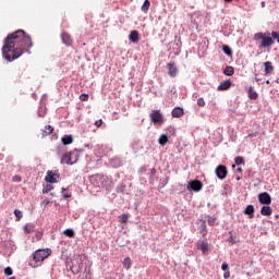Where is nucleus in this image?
<instances>
[{"label":"nucleus","instance_id":"26","mask_svg":"<svg viewBox=\"0 0 279 279\" xmlns=\"http://www.w3.org/2000/svg\"><path fill=\"white\" fill-rule=\"evenodd\" d=\"M123 267H124V269H126V271H129V269H132V258L126 257L123 260Z\"/></svg>","mask_w":279,"mask_h":279},{"label":"nucleus","instance_id":"53","mask_svg":"<svg viewBox=\"0 0 279 279\" xmlns=\"http://www.w3.org/2000/svg\"><path fill=\"white\" fill-rule=\"evenodd\" d=\"M62 191H65V189L63 187Z\"/></svg>","mask_w":279,"mask_h":279},{"label":"nucleus","instance_id":"13","mask_svg":"<svg viewBox=\"0 0 279 279\" xmlns=\"http://www.w3.org/2000/svg\"><path fill=\"white\" fill-rule=\"evenodd\" d=\"M167 69H168V75H170V77H175L178 75V66H175V63L173 62L168 63Z\"/></svg>","mask_w":279,"mask_h":279},{"label":"nucleus","instance_id":"46","mask_svg":"<svg viewBox=\"0 0 279 279\" xmlns=\"http://www.w3.org/2000/svg\"><path fill=\"white\" fill-rule=\"evenodd\" d=\"M43 205H44V206H49V199H47V198L44 199V201H43Z\"/></svg>","mask_w":279,"mask_h":279},{"label":"nucleus","instance_id":"43","mask_svg":"<svg viewBox=\"0 0 279 279\" xmlns=\"http://www.w3.org/2000/svg\"><path fill=\"white\" fill-rule=\"evenodd\" d=\"M255 136H258V132L248 134L246 138H254Z\"/></svg>","mask_w":279,"mask_h":279},{"label":"nucleus","instance_id":"40","mask_svg":"<svg viewBox=\"0 0 279 279\" xmlns=\"http://www.w3.org/2000/svg\"><path fill=\"white\" fill-rule=\"evenodd\" d=\"M215 221H216V219L210 217V218H208L207 223H208V226H215Z\"/></svg>","mask_w":279,"mask_h":279},{"label":"nucleus","instance_id":"50","mask_svg":"<svg viewBox=\"0 0 279 279\" xmlns=\"http://www.w3.org/2000/svg\"><path fill=\"white\" fill-rule=\"evenodd\" d=\"M225 3H232V0H223Z\"/></svg>","mask_w":279,"mask_h":279},{"label":"nucleus","instance_id":"7","mask_svg":"<svg viewBox=\"0 0 279 279\" xmlns=\"http://www.w3.org/2000/svg\"><path fill=\"white\" fill-rule=\"evenodd\" d=\"M90 182L94 186L98 189L106 187V183L108 182V177L101 174H95L90 178Z\"/></svg>","mask_w":279,"mask_h":279},{"label":"nucleus","instance_id":"12","mask_svg":"<svg viewBox=\"0 0 279 279\" xmlns=\"http://www.w3.org/2000/svg\"><path fill=\"white\" fill-rule=\"evenodd\" d=\"M61 39L63 45H66V47H71V45H73V39L71 38V35L66 32L61 33Z\"/></svg>","mask_w":279,"mask_h":279},{"label":"nucleus","instance_id":"20","mask_svg":"<svg viewBox=\"0 0 279 279\" xmlns=\"http://www.w3.org/2000/svg\"><path fill=\"white\" fill-rule=\"evenodd\" d=\"M130 43H136L138 40V31H132L129 35Z\"/></svg>","mask_w":279,"mask_h":279},{"label":"nucleus","instance_id":"15","mask_svg":"<svg viewBox=\"0 0 279 279\" xmlns=\"http://www.w3.org/2000/svg\"><path fill=\"white\" fill-rule=\"evenodd\" d=\"M50 134H53V126L51 125H46L44 129L40 130L41 138H45V136H49Z\"/></svg>","mask_w":279,"mask_h":279},{"label":"nucleus","instance_id":"27","mask_svg":"<svg viewBox=\"0 0 279 279\" xmlns=\"http://www.w3.org/2000/svg\"><path fill=\"white\" fill-rule=\"evenodd\" d=\"M150 5H151V2H149V0H145L143 5H142V12L147 14V12H149V7Z\"/></svg>","mask_w":279,"mask_h":279},{"label":"nucleus","instance_id":"39","mask_svg":"<svg viewBox=\"0 0 279 279\" xmlns=\"http://www.w3.org/2000/svg\"><path fill=\"white\" fill-rule=\"evenodd\" d=\"M88 94H81L80 99L81 101H88Z\"/></svg>","mask_w":279,"mask_h":279},{"label":"nucleus","instance_id":"49","mask_svg":"<svg viewBox=\"0 0 279 279\" xmlns=\"http://www.w3.org/2000/svg\"><path fill=\"white\" fill-rule=\"evenodd\" d=\"M14 180H15V182H21V179L17 175L14 177Z\"/></svg>","mask_w":279,"mask_h":279},{"label":"nucleus","instance_id":"21","mask_svg":"<svg viewBox=\"0 0 279 279\" xmlns=\"http://www.w3.org/2000/svg\"><path fill=\"white\" fill-rule=\"evenodd\" d=\"M34 230H36V226H34L33 223H27L24 227V232L26 234H32V232H34Z\"/></svg>","mask_w":279,"mask_h":279},{"label":"nucleus","instance_id":"23","mask_svg":"<svg viewBox=\"0 0 279 279\" xmlns=\"http://www.w3.org/2000/svg\"><path fill=\"white\" fill-rule=\"evenodd\" d=\"M247 95L250 99H258V93H256L252 87L247 89Z\"/></svg>","mask_w":279,"mask_h":279},{"label":"nucleus","instance_id":"8","mask_svg":"<svg viewBox=\"0 0 279 279\" xmlns=\"http://www.w3.org/2000/svg\"><path fill=\"white\" fill-rule=\"evenodd\" d=\"M186 189L189 191H194L195 193H199L202 189H204V184L199 180H192L187 183Z\"/></svg>","mask_w":279,"mask_h":279},{"label":"nucleus","instance_id":"38","mask_svg":"<svg viewBox=\"0 0 279 279\" xmlns=\"http://www.w3.org/2000/svg\"><path fill=\"white\" fill-rule=\"evenodd\" d=\"M4 274H5V276H12V274H13L12 268L11 267L4 268Z\"/></svg>","mask_w":279,"mask_h":279},{"label":"nucleus","instance_id":"41","mask_svg":"<svg viewBox=\"0 0 279 279\" xmlns=\"http://www.w3.org/2000/svg\"><path fill=\"white\" fill-rule=\"evenodd\" d=\"M52 190H53V186L48 185L46 186V189L43 190V193H49V191H52Z\"/></svg>","mask_w":279,"mask_h":279},{"label":"nucleus","instance_id":"51","mask_svg":"<svg viewBox=\"0 0 279 279\" xmlns=\"http://www.w3.org/2000/svg\"><path fill=\"white\" fill-rule=\"evenodd\" d=\"M262 8H265V2H262Z\"/></svg>","mask_w":279,"mask_h":279},{"label":"nucleus","instance_id":"22","mask_svg":"<svg viewBox=\"0 0 279 279\" xmlns=\"http://www.w3.org/2000/svg\"><path fill=\"white\" fill-rule=\"evenodd\" d=\"M197 250H201L203 254H206V252H208V243L207 242L198 243Z\"/></svg>","mask_w":279,"mask_h":279},{"label":"nucleus","instance_id":"36","mask_svg":"<svg viewBox=\"0 0 279 279\" xmlns=\"http://www.w3.org/2000/svg\"><path fill=\"white\" fill-rule=\"evenodd\" d=\"M230 236L228 238V242L234 245L236 243V240L234 239V235H232V231L229 232Z\"/></svg>","mask_w":279,"mask_h":279},{"label":"nucleus","instance_id":"6","mask_svg":"<svg viewBox=\"0 0 279 279\" xmlns=\"http://www.w3.org/2000/svg\"><path fill=\"white\" fill-rule=\"evenodd\" d=\"M149 119L154 125H162V123H165V116H162V112L159 109L151 110Z\"/></svg>","mask_w":279,"mask_h":279},{"label":"nucleus","instance_id":"14","mask_svg":"<svg viewBox=\"0 0 279 279\" xmlns=\"http://www.w3.org/2000/svg\"><path fill=\"white\" fill-rule=\"evenodd\" d=\"M171 114L174 119H180V118L184 117V109L182 107H177V108L172 109Z\"/></svg>","mask_w":279,"mask_h":279},{"label":"nucleus","instance_id":"52","mask_svg":"<svg viewBox=\"0 0 279 279\" xmlns=\"http://www.w3.org/2000/svg\"><path fill=\"white\" fill-rule=\"evenodd\" d=\"M236 180H241V178H240V177H238V178H236Z\"/></svg>","mask_w":279,"mask_h":279},{"label":"nucleus","instance_id":"4","mask_svg":"<svg viewBox=\"0 0 279 279\" xmlns=\"http://www.w3.org/2000/svg\"><path fill=\"white\" fill-rule=\"evenodd\" d=\"M82 154V150L74 149L70 153H65L61 157V165H75L80 160V156Z\"/></svg>","mask_w":279,"mask_h":279},{"label":"nucleus","instance_id":"9","mask_svg":"<svg viewBox=\"0 0 279 279\" xmlns=\"http://www.w3.org/2000/svg\"><path fill=\"white\" fill-rule=\"evenodd\" d=\"M215 173L218 180H226V178H228V168L223 165H219L215 169Z\"/></svg>","mask_w":279,"mask_h":279},{"label":"nucleus","instance_id":"31","mask_svg":"<svg viewBox=\"0 0 279 279\" xmlns=\"http://www.w3.org/2000/svg\"><path fill=\"white\" fill-rule=\"evenodd\" d=\"M222 51H223V53H226V56H232V49L229 48L228 45L222 46Z\"/></svg>","mask_w":279,"mask_h":279},{"label":"nucleus","instance_id":"16","mask_svg":"<svg viewBox=\"0 0 279 279\" xmlns=\"http://www.w3.org/2000/svg\"><path fill=\"white\" fill-rule=\"evenodd\" d=\"M264 66L265 75H270V73H274V64L271 63V61L264 62Z\"/></svg>","mask_w":279,"mask_h":279},{"label":"nucleus","instance_id":"28","mask_svg":"<svg viewBox=\"0 0 279 279\" xmlns=\"http://www.w3.org/2000/svg\"><path fill=\"white\" fill-rule=\"evenodd\" d=\"M78 279H93V275L90 274V269L85 270L82 275H80Z\"/></svg>","mask_w":279,"mask_h":279},{"label":"nucleus","instance_id":"3","mask_svg":"<svg viewBox=\"0 0 279 279\" xmlns=\"http://www.w3.org/2000/svg\"><path fill=\"white\" fill-rule=\"evenodd\" d=\"M51 255V250H37L33 253V260L31 262L29 265L31 267H40V265H43V262L45 260V258H49V256Z\"/></svg>","mask_w":279,"mask_h":279},{"label":"nucleus","instance_id":"34","mask_svg":"<svg viewBox=\"0 0 279 279\" xmlns=\"http://www.w3.org/2000/svg\"><path fill=\"white\" fill-rule=\"evenodd\" d=\"M14 215L16 217V221H21V219H23V213H21V210L15 209Z\"/></svg>","mask_w":279,"mask_h":279},{"label":"nucleus","instance_id":"32","mask_svg":"<svg viewBox=\"0 0 279 279\" xmlns=\"http://www.w3.org/2000/svg\"><path fill=\"white\" fill-rule=\"evenodd\" d=\"M234 162L238 166L239 165H245V159L243 157H241V156H238V157L234 158Z\"/></svg>","mask_w":279,"mask_h":279},{"label":"nucleus","instance_id":"47","mask_svg":"<svg viewBox=\"0 0 279 279\" xmlns=\"http://www.w3.org/2000/svg\"><path fill=\"white\" fill-rule=\"evenodd\" d=\"M63 197H64V199H69V198H71V194H64Z\"/></svg>","mask_w":279,"mask_h":279},{"label":"nucleus","instance_id":"11","mask_svg":"<svg viewBox=\"0 0 279 279\" xmlns=\"http://www.w3.org/2000/svg\"><path fill=\"white\" fill-rule=\"evenodd\" d=\"M259 204H264L265 206H269L271 204V196L267 192H263L258 194Z\"/></svg>","mask_w":279,"mask_h":279},{"label":"nucleus","instance_id":"42","mask_svg":"<svg viewBox=\"0 0 279 279\" xmlns=\"http://www.w3.org/2000/svg\"><path fill=\"white\" fill-rule=\"evenodd\" d=\"M96 128H101L104 125V120H98L95 122Z\"/></svg>","mask_w":279,"mask_h":279},{"label":"nucleus","instance_id":"19","mask_svg":"<svg viewBox=\"0 0 279 279\" xmlns=\"http://www.w3.org/2000/svg\"><path fill=\"white\" fill-rule=\"evenodd\" d=\"M272 213L274 210L269 206H263L260 209V215H263L264 217H271Z\"/></svg>","mask_w":279,"mask_h":279},{"label":"nucleus","instance_id":"25","mask_svg":"<svg viewBox=\"0 0 279 279\" xmlns=\"http://www.w3.org/2000/svg\"><path fill=\"white\" fill-rule=\"evenodd\" d=\"M158 143H159V145L165 147V145H167V143H169V137L165 134L160 135Z\"/></svg>","mask_w":279,"mask_h":279},{"label":"nucleus","instance_id":"18","mask_svg":"<svg viewBox=\"0 0 279 279\" xmlns=\"http://www.w3.org/2000/svg\"><path fill=\"white\" fill-rule=\"evenodd\" d=\"M230 86H232V82L223 81L219 84L217 90H229Z\"/></svg>","mask_w":279,"mask_h":279},{"label":"nucleus","instance_id":"24","mask_svg":"<svg viewBox=\"0 0 279 279\" xmlns=\"http://www.w3.org/2000/svg\"><path fill=\"white\" fill-rule=\"evenodd\" d=\"M223 74L228 75V77H232V75H234V68L230 65L226 66Z\"/></svg>","mask_w":279,"mask_h":279},{"label":"nucleus","instance_id":"5","mask_svg":"<svg viewBox=\"0 0 279 279\" xmlns=\"http://www.w3.org/2000/svg\"><path fill=\"white\" fill-rule=\"evenodd\" d=\"M85 260H86V255L84 254L77 255L74 259H72V266H71L72 274H80V271L84 269Z\"/></svg>","mask_w":279,"mask_h":279},{"label":"nucleus","instance_id":"2","mask_svg":"<svg viewBox=\"0 0 279 279\" xmlns=\"http://www.w3.org/2000/svg\"><path fill=\"white\" fill-rule=\"evenodd\" d=\"M253 40L259 43V49H267V47H271L274 45V37H271V33H256L253 37Z\"/></svg>","mask_w":279,"mask_h":279},{"label":"nucleus","instance_id":"48","mask_svg":"<svg viewBox=\"0 0 279 279\" xmlns=\"http://www.w3.org/2000/svg\"><path fill=\"white\" fill-rule=\"evenodd\" d=\"M236 171H238L239 173H242V172H243V168L239 167V168H236Z\"/></svg>","mask_w":279,"mask_h":279},{"label":"nucleus","instance_id":"45","mask_svg":"<svg viewBox=\"0 0 279 279\" xmlns=\"http://www.w3.org/2000/svg\"><path fill=\"white\" fill-rule=\"evenodd\" d=\"M223 278H225V279L230 278V271H226V272L223 274Z\"/></svg>","mask_w":279,"mask_h":279},{"label":"nucleus","instance_id":"17","mask_svg":"<svg viewBox=\"0 0 279 279\" xmlns=\"http://www.w3.org/2000/svg\"><path fill=\"white\" fill-rule=\"evenodd\" d=\"M243 213L248 216V219H254V205H247Z\"/></svg>","mask_w":279,"mask_h":279},{"label":"nucleus","instance_id":"44","mask_svg":"<svg viewBox=\"0 0 279 279\" xmlns=\"http://www.w3.org/2000/svg\"><path fill=\"white\" fill-rule=\"evenodd\" d=\"M221 269H222V271H227V269H228V263H223V264L221 265Z\"/></svg>","mask_w":279,"mask_h":279},{"label":"nucleus","instance_id":"35","mask_svg":"<svg viewBox=\"0 0 279 279\" xmlns=\"http://www.w3.org/2000/svg\"><path fill=\"white\" fill-rule=\"evenodd\" d=\"M271 38H272V40H277V43L279 44V33L278 32L272 31Z\"/></svg>","mask_w":279,"mask_h":279},{"label":"nucleus","instance_id":"1","mask_svg":"<svg viewBox=\"0 0 279 279\" xmlns=\"http://www.w3.org/2000/svg\"><path fill=\"white\" fill-rule=\"evenodd\" d=\"M34 47L32 37L23 29L15 31L7 36L2 46V57L7 62L19 60L23 53H29V48Z\"/></svg>","mask_w":279,"mask_h":279},{"label":"nucleus","instance_id":"10","mask_svg":"<svg viewBox=\"0 0 279 279\" xmlns=\"http://www.w3.org/2000/svg\"><path fill=\"white\" fill-rule=\"evenodd\" d=\"M46 182H50V184H57L58 180H60V172L56 170L54 172L49 170L45 178Z\"/></svg>","mask_w":279,"mask_h":279},{"label":"nucleus","instance_id":"37","mask_svg":"<svg viewBox=\"0 0 279 279\" xmlns=\"http://www.w3.org/2000/svg\"><path fill=\"white\" fill-rule=\"evenodd\" d=\"M197 106H199V108H204V106H206V101L204 100V98L197 99Z\"/></svg>","mask_w":279,"mask_h":279},{"label":"nucleus","instance_id":"29","mask_svg":"<svg viewBox=\"0 0 279 279\" xmlns=\"http://www.w3.org/2000/svg\"><path fill=\"white\" fill-rule=\"evenodd\" d=\"M62 143L64 145H71V143H73V136L71 135H65L64 137H62Z\"/></svg>","mask_w":279,"mask_h":279},{"label":"nucleus","instance_id":"33","mask_svg":"<svg viewBox=\"0 0 279 279\" xmlns=\"http://www.w3.org/2000/svg\"><path fill=\"white\" fill-rule=\"evenodd\" d=\"M128 219L130 218L128 217L126 214H122L121 216H119L120 223H128Z\"/></svg>","mask_w":279,"mask_h":279},{"label":"nucleus","instance_id":"30","mask_svg":"<svg viewBox=\"0 0 279 279\" xmlns=\"http://www.w3.org/2000/svg\"><path fill=\"white\" fill-rule=\"evenodd\" d=\"M63 234H65V236H69V239H73V236H75V231H73V229H65L63 231Z\"/></svg>","mask_w":279,"mask_h":279}]
</instances>
